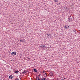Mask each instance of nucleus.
<instances>
[{"mask_svg":"<svg viewBox=\"0 0 80 80\" xmlns=\"http://www.w3.org/2000/svg\"><path fill=\"white\" fill-rule=\"evenodd\" d=\"M73 31L74 32H75V33H76V32H77V31L76 30H75V29L73 30Z\"/></svg>","mask_w":80,"mask_h":80,"instance_id":"nucleus-12","label":"nucleus"},{"mask_svg":"<svg viewBox=\"0 0 80 80\" xmlns=\"http://www.w3.org/2000/svg\"><path fill=\"white\" fill-rule=\"evenodd\" d=\"M73 19V16H71L70 17L69 22H72Z\"/></svg>","mask_w":80,"mask_h":80,"instance_id":"nucleus-1","label":"nucleus"},{"mask_svg":"<svg viewBox=\"0 0 80 80\" xmlns=\"http://www.w3.org/2000/svg\"><path fill=\"white\" fill-rule=\"evenodd\" d=\"M36 79L37 80H40V77H37Z\"/></svg>","mask_w":80,"mask_h":80,"instance_id":"nucleus-4","label":"nucleus"},{"mask_svg":"<svg viewBox=\"0 0 80 80\" xmlns=\"http://www.w3.org/2000/svg\"><path fill=\"white\" fill-rule=\"evenodd\" d=\"M60 3H58L57 4V5H60Z\"/></svg>","mask_w":80,"mask_h":80,"instance_id":"nucleus-16","label":"nucleus"},{"mask_svg":"<svg viewBox=\"0 0 80 80\" xmlns=\"http://www.w3.org/2000/svg\"><path fill=\"white\" fill-rule=\"evenodd\" d=\"M9 78L10 79H12V78H13V76H12V75H10L9 76Z\"/></svg>","mask_w":80,"mask_h":80,"instance_id":"nucleus-8","label":"nucleus"},{"mask_svg":"<svg viewBox=\"0 0 80 80\" xmlns=\"http://www.w3.org/2000/svg\"><path fill=\"white\" fill-rule=\"evenodd\" d=\"M18 72H19V71H15L14 72V73H18Z\"/></svg>","mask_w":80,"mask_h":80,"instance_id":"nucleus-11","label":"nucleus"},{"mask_svg":"<svg viewBox=\"0 0 80 80\" xmlns=\"http://www.w3.org/2000/svg\"><path fill=\"white\" fill-rule=\"evenodd\" d=\"M40 47H41V48H46L47 46L42 44L40 46Z\"/></svg>","mask_w":80,"mask_h":80,"instance_id":"nucleus-2","label":"nucleus"},{"mask_svg":"<svg viewBox=\"0 0 80 80\" xmlns=\"http://www.w3.org/2000/svg\"><path fill=\"white\" fill-rule=\"evenodd\" d=\"M16 80H20V79H19L17 78V79H16Z\"/></svg>","mask_w":80,"mask_h":80,"instance_id":"nucleus-17","label":"nucleus"},{"mask_svg":"<svg viewBox=\"0 0 80 80\" xmlns=\"http://www.w3.org/2000/svg\"><path fill=\"white\" fill-rule=\"evenodd\" d=\"M33 71H34V72H37V69H33Z\"/></svg>","mask_w":80,"mask_h":80,"instance_id":"nucleus-6","label":"nucleus"},{"mask_svg":"<svg viewBox=\"0 0 80 80\" xmlns=\"http://www.w3.org/2000/svg\"><path fill=\"white\" fill-rule=\"evenodd\" d=\"M41 80H42V79H41Z\"/></svg>","mask_w":80,"mask_h":80,"instance_id":"nucleus-21","label":"nucleus"},{"mask_svg":"<svg viewBox=\"0 0 80 80\" xmlns=\"http://www.w3.org/2000/svg\"><path fill=\"white\" fill-rule=\"evenodd\" d=\"M69 27V26H65L64 27V28H68Z\"/></svg>","mask_w":80,"mask_h":80,"instance_id":"nucleus-5","label":"nucleus"},{"mask_svg":"<svg viewBox=\"0 0 80 80\" xmlns=\"http://www.w3.org/2000/svg\"><path fill=\"white\" fill-rule=\"evenodd\" d=\"M49 74L50 75H51V76H53V73L52 72H50L49 73Z\"/></svg>","mask_w":80,"mask_h":80,"instance_id":"nucleus-7","label":"nucleus"},{"mask_svg":"<svg viewBox=\"0 0 80 80\" xmlns=\"http://www.w3.org/2000/svg\"><path fill=\"white\" fill-rule=\"evenodd\" d=\"M50 38H51V37H50Z\"/></svg>","mask_w":80,"mask_h":80,"instance_id":"nucleus-23","label":"nucleus"},{"mask_svg":"<svg viewBox=\"0 0 80 80\" xmlns=\"http://www.w3.org/2000/svg\"><path fill=\"white\" fill-rule=\"evenodd\" d=\"M79 32H80V30H79Z\"/></svg>","mask_w":80,"mask_h":80,"instance_id":"nucleus-24","label":"nucleus"},{"mask_svg":"<svg viewBox=\"0 0 80 80\" xmlns=\"http://www.w3.org/2000/svg\"><path fill=\"white\" fill-rule=\"evenodd\" d=\"M20 41L21 42H24V41H23V40H22V39H20Z\"/></svg>","mask_w":80,"mask_h":80,"instance_id":"nucleus-10","label":"nucleus"},{"mask_svg":"<svg viewBox=\"0 0 80 80\" xmlns=\"http://www.w3.org/2000/svg\"><path fill=\"white\" fill-rule=\"evenodd\" d=\"M43 73H44V75H45V72H44V71H43Z\"/></svg>","mask_w":80,"mask_h":80,"instance_id":"nucleus-20","label":"nucleus"},{"mask_svg":"<svg viewBox=\"0 0 80 80\" xmlns=\"http://www.w3.org/2000/svg\"><path fill=\"white\" fill-rule=\"evenodd\" d=\"M45 74H46V73H45Z\"/></svg>","mask_w":80,"mask_h":80,"instance_id":"nucleus-25","label":"nucleus"},{"mask_svg":"<svg viewBox=\"0 0 80 80\" xmlns=\"http://www.w3.org/2000/svg\"><path fill=\"white\" fill-rule=\"evenodd\" d=\"M52 36V35L51 34H48V38H49L50 37H51Z\"/></svg>","mask_w":80,"mask_h":80,"instance_id":"nucleus-9","label":"nucleus"},{"mask_svg":"<svg viewBox=\"0 0 80 80\" xmlns=\"http://www.w3.org/2000/svg\"><path fill=\"white\" fill-rule=\"evenodd\" d=\"M42 80H46V79L45 78H43L42 79Z\"/></svg>","mask_w":80,"mask_h":80,"instance_id":"nucleus-13","label":"nucleus"},{"mask_svg":"<svg viewBox=\"0 0 80 80\" xmlns=\"http://www.w3.org/2000/svg\"><path fill=\"white\" fill-rule=\"evenodd\" d=\"M17 54V53H16V52H12V53L11 54L12 55H15L16 54Z\"/></svg>","mask_w":80,"mask_h":80,"instance_id":"nucleus-3","label":"nucleus"},{"mask_svg":"<svg viewBox=\"0 0 80 80\" xmlns=\"http://www.w3.org/2000/svg\"><path fill=\"white\" fill-rule=\"evenodd\" d=\"M25 72H26V71L24 70V71L22 72V73H24Z\"/></svg>","mask_w":80,"mask_h":80,"instance_id":"nucleus-15","label":"nucleus"},{"mask_svg":"<svg viewBox=\"0 0 80 80\" xmlns=\"http://www.w3.org/2000/svg\"><path fill=\"white\" fill-rule=\"evenodd\" d=\"M77 32H78V31H77Z\"/></svg>","mask_w":80,"mask_h":80,"instance_id":"nucleus-22","label":"nucleus"},{"mask_svg":"<svg viewBox=\"0 0 80 80\" xmlns=\"http://www.w3.org/2000/svg\"><path fill=\"white\" fill-rule=\"evenodd\" d=\"M63 77L64 78V79H66L65 78H64V77Z\"/></svg>","mask_w":80,"mask_h":80,"instance_id":"nucleus-19","label":"nucleus"},{"mask_svg":"<svg viewBox=\"0 0 80 80\" xmlns=\"http://www.w3.org/2000/svg\"><path fill=\"white\" fill-rule=\"evenodd\" d=\"M58 0H54V2H58Z\"/></svg>","mask_w":80,"mask_h":80,"instance_id":"nucleus-14","label":"nucleus"},{"mask_svg":"<svg viewBox=\"0 0 80 80\" xmlns=\"http://www.w3.org/2000/svg\"><path fill=\"white\" fill-rule=\"evenodd\" d=\"M40 77V76H39Z\"/></svg>","mask_w":80,"mask_h":80,"instance_id":"nucleus-26","label":"nucleus"},{"mask_svg":"<svg viewBox=\"0 0 80 80\" xmlns=\"http://www.w3.org/2000/svg\"><path fill=\"white\" fill-rule=\"evenodd\" d=\"M28 58V59H29V60H30V58Z\"/></svg>","mask_w":80,"mask_h":80,"instance_id":"nucleus-18","label":"nucleus"}]
</instances>
